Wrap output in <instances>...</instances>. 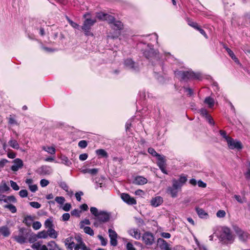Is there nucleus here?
I'll return each mask as SVG.
<instances>
[{
	"instance_id": "f257e3e1",
	"label": "nucleus",
	"mask_w": 250,
	"mask_h": 250,
	"mask_svg": "<svg viewBox=\"0 0 250 250\" xmlns=\"http://www.w3.org/2000/svg\"><path fill=\"white\" fill-rule=\"evenodd\" d=\"M187 178L185 176H181L178 179H173L172 180V186L167 188V192L172 198H175L178 195V192L182 186L186 183Z\"/></svg>"
},
{
	"instance_id": "f03ea898",
	"label": "nucleus",
	"mask_w": 250,
	"mask_h": 250,
	"mask_svg": "<svg viewBox=\"0 0 250 250\" xmlns=\"http://www.w3.org/2000/svg\"><path fill=\"white\" fill-rule=\"evenodd\" d=\"M29 231L25 229H21L20 234L18 236H14L15 240L20 244L26 242L27 240L30 243L31 242V235L29 233Z\"/></svg>"
},
{
	"instance_id": "7ed1b4c3",
	"label": "nucleus",
	"mask_w": 250,
	"mask_h": 250,
	"mask_svg": "<svg viewBox=\"0 0 250 250\" xmlns=\"http://www.w3.org/2000/svg\"><path fill=\"white\" fill-rule=\"evenodd\" d=\"M83 16L86 18V19L84 21L82 27V28L84 31L85 35L93 36V34L90 31V30L91 26L96 22V21L95 19L86 18L89 16V14H85Z\"/></svg>"
},
{
	"instance_id": "20e7f679",
	"label": "nucleus",
	"mask_w": 250,
	"mask_h": 250,
	"mask_svg": "<svg viewBox=\"0 0 250 250\" xmlns=\"http://www.w3.org/2000/svg\"><path fill=\"white\" fill-rule=\"evenodd\" d=\"M178 75L183 80H187L188 79L200 80L201 78L200 73H194L191 71H180L178 72Z\"/></svg>"
},
{
	"instance_id": "39448f33",
	"label": "nucleus",
	"mask_w": 250,
	"mask_h": 250,
	"mask_svg": "<svg viewBox=\"0 0 250 250\" xmlns=\"http://www.w3.org/2000/svg\"><path fill=\"white\" fill-rule=\"evenodd\" d=\"M110 215L108 213L100 211L96 218H94V226L98 227L100 224L107 222L109 219Z\"/></svg>"
},
{
	"instance_id": "423d86ee",
	"label": "nucleus",
	"mask_w": 250,
	"mask_h": 250,
	"mask_svg": "<svg viewBox=\"0 0 250 250\" xmlns=\"http://www.w3.org/2000/svg\"><path fill=\"white\" fill-rule=\"evenodd\" d=\"M229 148L231 149H241L242 145L240 141L233 140L232 138H228L227 142Z\"/></svg>"
},
{
	"instance_id": "0eeeda50",
	"label": "nucleus",
	"mask_w": 250,
	"mask_h": 250,
	"mask_svg": "<svg viewBox=\"0 0 250 250\" xmlns=\"http://www.w3.org/2000/svg\"><path fill=\"white\" fill-rule=\"evenodd\" d=\"M143 240L146 245L151 246L154 242V237L153 235L149 232H145L142 237Z\"/></svg>"
},
{
	"instance_id": "6e6552de",
	"label": "nucleus",
	"mask_w": 250,
	"mask_h": 250,
	"mask_svg": "<svg viewBox=\"0 0 250 250\" xmlns=\"http://www.w3.org/2000/svg\"><path fill=\"white\" fill-rule=\"evenodd\" d=\"M121 198L128 205H135L136 204L135 199L130 197L128 194L125 193H122L121 194Z\"/></svg>"
},
{
	"instance_id": "1a4fd4ad",
	"label": "nucleus",
	"mask_w": 250,
	"mask_h": 250,
	"mask_svg": "<svg viewBox=\"0 0 250 250\" xmlns=\"http://www.w3.org/2000/svg\"><path fill=\"white\" fill-rule=\"evenodd\" d=\"M109 237L110 238V244L112 246H116L117 245V233L111 229H108Z\"/></svg>"
},
{
	"instance_id": "9d476101",
	"label": "nucleus",
	"mask_w": 250,
	"mask_h": 250,
	"mask_svg": "<svg viewBox=\"0 0 250 250\" xmlns=\"http://www.w3.org/2000/svg\"><path fill=\"white\" fill-rule=\"evenodd\" d=\"M158 162L157 165L161 171L165 174H167V172L165 169L166 168V161L165 157L164 156L159 155L158 156Z\"/></svg>"
},
{
	"instance_id": "9b49d317",
	"label": "nucleus",
	"mask_w": 250,
	"mask_h": 250,
	"mask_svg": "<svg viewBox=\"0 0 250 250\" xmlns=\"http://www.w3.org/2000/svg\"><path fill=\"white\" fill-rule=\"evenodd\" d=\"M36 172L40 175H44L51 174L52 171L50 167L46 166H43L39 167L36 170Z\"/></svg>"
},
{
	"instance_id": "f8f14e48",
	"label": "nucleus",
	"mask_w": 250,
	"mask_h": 250,
	"mask_svg": "<svg viewBox=\"0 0 250 250\" xmlns=\"http://www.w3.org/2000/svg\"><path fill=\"white\" fill-rule=\"evenodd\" d=\"M4 202L6 203H16L17 200L13 195L6 196L3 194H0V202Z\"/></svg>"
},
{
	"instance_id": "ddd939ff",
	"label": "nucleus",
	"mask_w": 250,
	"mask_h": 250,
	"mask_svg": "<svg viewBox=\"0 0 250 250\" xmlns=\"http://www.w3.org/2000/svg\"><path fill=\"white\" fill-rule=\"evenodd\" d=\"M221 237L224 239L228 241H231L233 239V236L230 233V229L228 228H224L223 229V232L221 234Z\"/></svg>"
},
{
	"instance_id": "4468645a",
	"label": "nucleus",
	"mask_w": 250,
	"mask_h": 250,
	"mask_svg": "<svg viewBox=\"0 0 250 250\" xmlns=\"http://www.w3.org/2000/svg\"><path fill=\"white\" fill-rule=\"evenodd\" d=\"M124 65L126 68L134 70H136L137 68L135 62L131 59H127L125 60L124 62Z\"/></svg>"
},
{
	"instance_id": "2eb2a0df",
	"label": "nucleus",
	"mask_w": 250,
	"mask_h": 250,
	"mask_svg": "<svg viewBox=\"0 0 250 250\" xmlns=\"http://www.w3.org/2000/svg\"><path fill=\"white\" fill-rule=\"evenodd\" d=\"M23 166L22 161L20 159H16L14 161V164L11 167V169L14 171H18Z\"/></svg>"
},
{
	"instance_id": "dca6fc26",
	"label": "nucleus",
	"mask_w": 250,
	"mask_h": 250,
	"mask_svg": "<svg viewBox=\"0 0 250 250\" xmlns=\"http://www.w3.org/2000/svg\"><path fill=\"white\" fill-rule=\"evenodd\" d=\"M163 202V199L162 197L161 196H156L152 198L150 201V204L154 207H157L161 205Z\"/></svg>"
},
{
	"instance_id": "f3484780",
	"label": "nucleus",
	"mask_w": 250,
	"mask_h": 250,
	"mask_svg": "<svg viewBox=\"0 0 250 250\" xmlns=\"http://www.w3.org/2000/svg\"><path fill=\"white\" fill-rule=\"evenodd\" d=\"M157 243L162 250H170L167 243L162 238H159L157 240Z\"/></svg>"
},
{
	"instance_id": "a211bd4d",
	"label": "nucleus",
	"mask_w": 250,
	"mask_h": 250,
	"mask_svg": "<svg viewBox=\"0 0 250 250\" xmlns=\"http://www.w3.org/2000/svg\"><path fill=\"white\" fill-rule=\"evenodd\" d=\"M239 239L242 241H246L250 237V235L246 232L241 229H238L236 231Z\"/></svg>"
},
{
	"instance_id": "6ab92c4d",
	"label": "nucleus",
	"mask_w": 250,
	"mask_h": 250,
	"mask_svg": "<svg viewBox=\"0 0 250 250\" xmlns=\"http://www.w3.org/2000/svg\"><path fill=\"white\" fill-rule=\"evenodd\" d=\"M147 182V180L146 178L142 176H137L135 178L133 183L136 185H142L146 184Z\"/></svg>"
},
{
	"instance_id": "aec40b11",
	"label": "nucleus",
	"mask_w": 250,
	"mask_h": 250,
	"mask_svg": "<svg viewBox=\"0 0 250 250\" xmlns=\"http://www.w3.org/2000/svg\"><path fill=\"white\" fill-rule=\"evenodd\" d=\"M10 234V231L8 227L3 226L0 228V236L7 237Z\"/></svg>"
},
{
	"instance_id": "412c9836",
	"label": "nucleus",
	"mask_w": 250,
	"mask_h": 250,
	"mask_svg": "<svg viewBox=\"0 0 250 250\" xmlns=\"http://www.w3.org/2000/svg\"><path fill=\"white\" fill-rule=\"evenodd\" d=\"M128 232L130 235L133 236L136 239H139L141 238V233L137 229H130Z\"/></svg>"
},
{
	"instance_id": "4be33fe9",
	"label": "nucleus",
	"mask_w": 250,
	"mask_h": 250,
	"mask_svg": "<svg viewBox=\"0 0 250 250\" xmlns=\"http://www.w3.org/2000/svg\"><path fill=\"white\" fill-rule=\"evenodd\" d=\"M32 248L36 249L37 250H48L45 245H42L39 242L34 243L32 245Z\"/></svg>"
},
{
	"instance_id": "5701e85b",
	"label": "nucleus",
	"mask_w": 250,
	"mask_h": 250,
	"mask_svg": "<svg viewBox=\"0 0 250 250\" xmlns=\"http://www.w3.org/2000/svg\"><path fill=\"white\" fill-rule=\"evenodd\" d=\"M60 158L62 160V163L67 166H70L72 164L71 161L68 159L67 157L65 155H61Z\"/></svg>"
},
{
	"instance_id": "b1692460",
	"label": "nucleus",
	"mask_w": 250,
	"mask_h": 250,
	"mask_svg": "<svg viewBox=\"0 0 250 250\" xmlns=\"http://www.w3.org/2000/svg\"><path fill=\"white\" fill-rule=\"evenodd\" d=\"M96 153L101 157L107 158L108 157L107 153L103 149H97L96 151Z\"/></svg>"
},
{
	"instance_id": "393cba45",
	"label": "nucleus",
	"mask_w": 250,
	"mask_h": 250,
	"mask_svg": "<svg viewBox=\"0 0 250 250\" xmlns=\"http://www.w3.org/2000/svg\"><path fill=\"white\" fill-rule=\"evenodd\" d=\"M205 103L208 105V107L211 108L213 106L214 104V101L213 99L210 97H208L205 99Z\"/></svg>"
},
{
	"instance_id": "a878e982",
	"label": "nucleus",
	"mask_w": 250,
	"mask_h": 250,
	"mask_svg": "<svg viewBox=\"0 0 250 250\" xmlns=\"http://www.w3.org/2000/svg\"><path fill=\"white\" fill-rule=\"evenodd\" d=\"M48 236L51 238H56L57 237V233L53 228L48 229L47 230Z\"/></svg>"
},
{
	"instance_id": "bb28decb",
	"label": "nucleus",
	"mask_w": 250,
	"mask_h": 250,
	"mask_svg": "<svg viewBox=\"0 0 250 250\" xmlns=\"http://www.w3.org/2000/svg\"><path fill=\"white\" fill-rule=\"evenodd\" d=\"M226 49L228 54H229V56L232 58V59H233L235 62L239 64V61L238 59L235 57L233 52L229 48L227 47L226 48Z\"/></svg>"
},
{
	"instance_id": "cd10ccee",
	"label": "nucleus",
	"mask_w": 250,
	"mask_h": 250,
	"mask_svg": "<svg viewBox=\"0 0 250 250\" xmlns=\"http://www.w3.org/2000/svg\"><path fill=\"white\" fill-rule=\"evenodd\" d=\"M48 246L51 247L48 250H61L58 245L54 241L48 243Z\"/></svg>"
},
{
	"instance_id": "c85d7f7f",
	"label": "nucleus",
	"mask_w": 250,
	"mask_h": 250,
	"mask_svg": "<svg viewBox=\"0 0 250 250\" xmlns=\"http://www.w3.org/2000/svg\"><path fill=\"white\" fill-rule=\"evenodd\" d=\"M196 211L199 216L201 218H205L208 216V214L202 208H197Z\"/></svg>"
},
{
	"instance_id": "c756f323",
	"label": "nucleus",
	"mask_w": 250,
	"mask_h": 250,
	"mask_svg": "<svg viewBox=\"0 0 250 250\" xmlns=\"http://www.w3.org/2000/svg\"><path fill=\"white\" fill-rule=\"evenodd\" d=\"M113 25L114 28H116L118 30H121L123 28V23L119 21H116L115 20L113 23H112Z\"/></svg>"
},
{
	"instance_id": "7c9ffc66",
	"label": "nucleus",
	"mask_w": 250,
	"mask_h": 250,
	"mask_svg": "<svg viewBox=\"0 0 250 250\" xmlns=\"http://www.w3.org/2000/svg\"><path fill=\"white\" fill-rule=\"evenodd\" d=\"M9 144L11 147L15 149H18L19 148V145L17 141L15 140L11 139L9 142Z\"/></svg>"
},
{
	"instance_id": "2f4dec72",
	"label": "nucleus",
	"mask_w": 250,
	"mask_h": 250,
	"mask_svg": "<svg viewBox=\"0 0 250 250\" xmlns=\"http://www.w3.org/2000/svg\"><path fill=\"white\" fill-rule=\"evenodd\" d=\"M43 150L47 152L49 154H54L55 153V148L53 146H44L43 147Z\"/></svg>"
},
{
	"instance_id": "473e14b6",
	"label": "nucleus",
	"mask_w": 250,
	"mask_h": 250,
	"mask_svg": "<svg viewBox=\"0 0 250 250\" xmlns=\"http://www.w3.org/2000/svg\"><path fill=\"white\" fill-rule=\"evenodd\" d=\"M44 226L48 229L53 228V221L51 219H47L44 223Z\"/></svg>"
},
{
	"instance_id": "72a5a7b5",
	"label": "nucleus",
	"mask_w": 250,
	"mask_h": 250,
	"mask_svg": "<svg viewBox=\"0 0 250 250\" xmlns=\"http://www.w3.org/2000/svg\"><path fill=\"white\" fill-rule=\"evenodd\" d=\"M82 229H83V231L85 233L88 234L90 235V236L94 235V231H93V229L90 227H84Z\"/></svg>"
},
{
	"instance_id": "f704fd0d",
	"label": "nucleus",
	"mask_w": 250,
	"mask_h": 250,
	"mask_svg": "<svg viewBox=\"0 0 250 250\" xmlns=\"http://www.w3.org/2000/svg\"><path fill=\"white\" fill-rule=\"evenodd\" d=\"M37 236L39 238H46L48 237L47 232L44 230L40 231L38 233Z\"/></svg>"
},
{
	"instance_id": "c9c22d12",
	"label": "nucleus",
	"mask_w": 250,
	"mask_h": 250,
	"mask_svg": "<svg viewBox=\"0 0 250 250\" xmlns=\"http://www.w3.org/2000/svg\"><path fill=\"white\" fill-rule=\"evenodd\" d=\"M104 21H106L109 23H112L115 21V18L111 15L106 14Z\"/></svg>"
},
{
	"instance_id": "e433bc0d",
	"label": "nucleus",
	"mask_w": 250,
	"mask_h": 250,
	"mask_svg": "<svg viewBox=\"0 0 250 250\" xmlns=\"http://www.w3.org/2000/svg\"><path fill=\"white\" fill-rule=\"evenodd\" d=\"M4 208H8L12 213H15L17 211L16 207L12 204L6 205L4 206Z\"/></svg>"
},
{
	"instance_id": "4c0bfd02",
	"label": "nucleus",
	"mask_w": 250,
	"mask_h": 250,
	"mask_svg": "<svg viewBox=\"0 0 250 250\" xmlns=\"http://www.w3.org/2000/svg\"><path fill=\"white\" fill-rule=\"evenodd\" d=\"M23 223H24L28 227H30L31 225V216H28L25 217L24 219Z\"/></svg>"
},
{
	"instance_id": "58836bf2",
	"label": "nucleus",
	"mask_w": 250,
	"mask_h": 250,
	"mask_svg": "<svg viewBox=\"0 0 250 250\" xmlns=\"http://www.w3.org/2000/svg\"><path fill=\"white\" fill-rule=\"evenodd\" d=\"M90 225V221L87 219H85L84 220L82 221L80 223V228H83L84 227V225Z\"/></svg>"
},
{
	"instance_id": "ea45409f",
	"label": "nucleus",
	"mask_w": 250,
	"mask_h": 250,
	"mask_svg": "<svg viewBox=\"0 0 250 250\" xmlns=\"http://www.w3.org/2000/svg\"><path fill=\"white\" fill-rule=\"evenodd\" d=\"M10 190V188L4 183L0 187V191L2 192H6Z\"/></svg>"
},
{
	"instance_id": "a19ab883",
	"label": "nucleus",
	"mask_w": 250,
	"mask_h": 250,
	"mask_svg": "<svg viewBox=\"0 0 250 250\" xmlns=\"http://www.w3.org/2000/svg\"><path fill=\"white\" fill-rule=\"evenodd\" d=\"M81 212V210H80L78 209H75L71 211V214L72 216L79 217L80 216V214Z\"/></svg>"
},
{
	"instance_id": "79ce46f5",
	"label": "nucleus",
	"mask_w": 250,
	"mask_h": 250,
	"mask_svg": "<svg viewBox=\"0 0 250 250\" xmlns=\"http://www.w3.org/2000/svg\"><path fill=\"white\" fill-rule=\"evenodd\" d=\"M41 226L42 224L39 221H36L32 223V228H33L36 230L40 229Z\"/></svg>"
},
{
	"instance_id": "37998d69",
	"label": "nucleus",
	"mask_w": 250,
	"mask_h": 250,
	"mask_svg": "<svg viewBox=\"0 0 250 250\" xmlns=\"http://www.w3.org/2000/svg\"><path fill=\"white\" fill-rule=\"evenodd\" d=\"M10 183L11 187L14 190H18L20 189L19 187L18 186V185H17V184L16 182H14L13 181L11 180L10 181Z\"/></svg>"
},
{
	"instance_id": "c03bdc74",
	"label": "nucleus",
	"mask_w": 250,
	"mask_h": 250,
	"mask_svg": "<svg viewBox=\"0 0 250 250\" xmlns=\"http://www.w3.org/2000/svg\"><path fill=\"white\" fill-rule=\"evenodd\" d=\"M200 113L203 116L205 117L206 118H207L208 116H209L207 110L205 108L201 109L200 110Z\"/></svg>"
},
{
	"instance_id": "a18cd8bd",
	"label": "nucleus",
	"mask_w": 250,
	"mask_h": 250,
	"mask_svg": "<svg viewBox=\"0 0 250 250\" xmlns=\"http://www.w3.org/2000/svg\"><path fill=\"white\" fill-rule=\"evenodd\" d=\"M78 146L82 148H85L87 146V143L85 140H82L79 142Z\"/></svg>"
},
{
	"instance_id": "49530a36",
	"label": "nucleus",
	"mask_w": 250,
	"mask_h": 250,
	"mask_svg": "<svg viewBox=\"0 0 250 250\" xmlns=\"http://www.w3.org/2000/svg\"><path fill=\"white\" fill-rule=\"evenodd\" d=\"M148 152L152 155L157 157V158H158V156L160 155V154L157 153L153 148H149L148 149Z\"/></svg>"
},
{
	"instance_id": "de8ad7c7",
	"label": "nucleus",
	"mask_w": 250,
	"mask_h": 250,
	"mask_svg": "<svg viewBox=\"0 0 250 250\" xmlns=\"http://www.w3.org/2000/svg\"><path fill=\"white\" fill-rule=\"evenodd\" d=\"M216 215L218 217L223 218L226 215V212L223 210H219L217 211Z\"/></svg>"
},
{
	"instance_id": "09e8293b",
	"label": "nucleus",
	"mask_w": 250,
	"mask_h": 250,
	"mask_svg": "<svg viewBox=\"0 0 250 250\" xmlns=\"http://www.w3.org/2000/svg\"><path fill=\"white\" fill-rule=\"evenodd\" d=\"M90 211L91 213L95 216V218L97 217V214L99 213V211H98L97 208L95 207H91L90 208Z\"/></svg>"
},
{
	"instance_id": "8fccbe9b",
	"label": "nucleus",
	"mask_w": 250,
	"mask_h": 250,
	"mask_svg": "<svg viewBox=\"0 0 250 250\" xmlns=\"http://www.w3.org/2000/svg\"><path fill=\"white\" fill-rule=\"evenodd\" d=\"M55 201L60 204H63L65 201V199L63 197H56Z\"/></svg>"
},
{
	"instance_id": "3c124183",
	"label": "nucleus",
	"mask_w": 250,
	"mask_h": 250,
	"mask_svg": "<svg viewBox=\"0 0 250 250\" xmlns=\"http://www.w3.org/2000/svg\"><path fill=\"white\" fill-rule=\"evenodd\" d=\"M98 237L100 240L102 246H104L107 244V240L104 239L102 235H99Z\"/></svg>"
},
{
	"instance_id": "603ef678",
	"label": "nucleus",
	"mask_w": 250,
	"mask_h": 250,
	"mask_svg": "<svg viewBox=\"0 0 250 250\" xmlns=\"http://www.w3.org/2000/svg\"><path fill=\"white\" fill-rule=\"evenodd\" d=\"M49 184V181L44 179H42L40 181V185L42 187H46Z\"/></svg>"
},
{
	"instance_id": "864d4df0",
	"label": "nucleus",
	"mask_w": 250,
	"mask_h": 250,
	"mask_svg": "<svg viewBox=\"0 0 250 250\" xmlns=\"http://www.w3.org/2000/svg\"><path fill=\"white\" fill-rule=\"evenodd\" d=\"M8 162V161L5 159H3L0 160V171L1 170V168L4 167L6 164Z\"/></svg>"
},
{
	"instance_id": "5fc2aeb1",
	"label": "nucleus",
	"mask_w": 250,
	"mask_h": 250,
	"mask_svg": "<svg viewBox=\"0 0 250 250\" xmlns=\"http://www.w3.org/2000/svg\"><path fill=\"white\" fill-rule=\"evenodd\" d=\"M105 15L104 13H98L96 15V17L99 20L104 21Z\"/></svg>"
},
{
	"instance_id": "6e6d98bb",
	"label": "nucleus",
	"mask_w": 250,
	"mask_h": 250,
	"mask_svg": "<svg viewBox=\"0 0 250 250\" xmlns=\"http://www.w3.org/2000/svg\"><path fill=\"white\" fill-rule=\"evenodd\" d=\"M60 186L65 191H68L69 188H68V186L67 185V184L65 182H61L60 184Z\"/></svg>"
},
{
	"instance_id": "4d7b16f0",
	"label": "nucleus",
	"mask_w": 250,
	"mask_h": 250,
	"mask_svg": "<svg viewBox=\"0 0 250 250\" xmlns=\"http://www.w3.org/2000/svg\"><path fill=\"white\" fill-rule=\"evenodd\" d=\"M19 195L22 198L25 197L28 195V192L25 189L21 190L19 192Z\"/></svg>"
},
{
	"instance_id": "13d9d810",
	"label": "nucleus",
	"mask_w": 250,
	"mask_h": 250,
	"mask_svg": "<svg viewBox=\"0 0 250 250\" xmlns=\"http://www.w3.org/2000/svg\"><path fill=\"white\" fill-rule=\"evenodd\" d=\"M220 135L226 140V141H228V138H230L231 137L228 136L227 135V133L226 131L221 130L219 131Z\"/></svg>"
},
{
	"instance_id": "bf43d9fd",
	"label": "nucleus",
	"mask_w": 250,
	"mask_h": 250,
	"mask_svg": "<svg viewBox=\"0 0 250 250\" xmlns=\"http://www.w3.org/2000/svg\"><path fill=\"white\" fill-rule=\"evenodd\" d=\"M83 193L82 191L77 192L75 193V197L78 201L80 202L81 200V196L83 195Z\"/></svg>"
},
{
	"instance_id": "052dcab7",
	"label": "nucleus",
	"mask_w": 250,
	"mask_h": 250,
	"mask_svg": "<svg viewBox=\"0 0 250 250\" xmlns=\"http://www.w3.org/2000/svg\"><path fill=\"white\" fill-rule=\"evenodd\" d=\"M71 208V205L70 203H66L62 207V209L65 211H68L70 210Z\"/></svg>"
},
{
	"instance_id": "680f3d73",
	"label": "nucleus",
	"mask_w": 250,
	"mask_h": 250,
	"mask_svg": "<svg viewBox=\"0 0 250 250\" xmlns=\"http://www.w3.org/2000/svg\"><path fill=\"white\" fill-rule=\"evenodd\" d=\"M73 241V238L71 236L65 239L64 241V243L65 246H67L70 243H72V242Z\"/></svg>"
},
{
	"instance_id": "e2e57ef3",
	"label": "nucleus",
	"mask_w": 250,
	"mask_h": 250,
	"mask_svg": "<svg viewBox=\"0 0 250 250\" xmlns=\"http://www.w3.org/2000/svg\"><path fill=\"white\" fill-rule=\"evenodd\" d=\"M234 198L240 203H243L244 202H245V198H241L240 196L235 195L234 196Z\"/></svg>"
},
{
	"instance_id": "0e129e2a",
	"label": "nucleus",
	"mask_w": 250,
	"mask_h": 250,
	"mask_svg": "<svg viewBox=\"0 0 250 250\" xmlns=\"http://www.w3.org/2000/svg\"><path fill=\"white\" fill-rule=\"evenodd\" d=\"M70 214L68 213H64L62 216V220L63 221H68L70 218Z\"/></svg>"
},
{
	"instance_id": "69168bd1",
	"label": "nucleus",
	"mask_w": 250,
	"mask_h": 250,
	"mask_svg": "<svg viewBox=\"0 0 250 250\" xmlns=\"http://www.w3.org/2000/svg\"><path fill=\"white\" fill-rule=\"evenodd\" d=\"M68 22L69 23V24L74 28H76V29H79V25L75 23V22L73 21H72L68 19Z\"/></svg>"
},
{
	"instance_id": "338daca9",
	"label": "nucleus",
	"mask_w": 250,
	"mask_h": 250,
	"mask_svg": "<svg viewBox=\"0 0 250 250\" xmlns=\"http://www.w3.org/2000/svg\"><path fill=\"white\" fill-rule=\"evenodd\" d=\"M88 173L92 174V175H95L97 173L98 170L97 168H92V169H89L88 170H87Z\"/></svg>"
},
{
	"instance_id": "774afa93",
	"label": "nucleus",
	"mask_w": 250,
	"mask_h": 250,
	"mask_svg": "<svg viewBox=\"0 0 250 250\" xmlns=\"http://www.w3.org/2000/svg\"><path fill=\"white\" fill-rule=\"evenodd\" d=\"M126 249L127 250H135V249L134 248L133 245L130 243H128L126 244Z\"/></svg>"
}]
</instances>
